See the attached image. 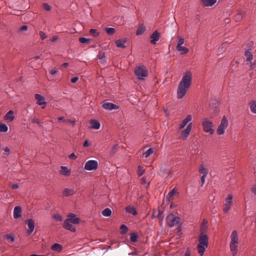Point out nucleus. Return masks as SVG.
Returning a JSON list of instances; mask_svg holds the SVG:
<instances>
[{
    "label": "nucleus",
    "instance_id": "obj_1",
    "mask_svg": "<svg viewBox=\"0 0 256 256\" xmlns=\"http://www.w3.org/2000/svg\"><path fill=\"white\" fill-rule=\"evenodd\" d=\"M192 82V73L188 70L184 74L181 81L178 84L177 89V98H182L186 94L187 90L191 86Z\"/></svg>",
    "mask_w": 256,
    "mask_h": 256
},
{
    "label": "nucleus",
    "instance_id": "obj_2",
    "mask_svg": "<svg viewBox=\"0 0 256 256\" xmlns=\"http://www.w3.org/2000/svg\"><path fill=\"white\" fill-rule=\"evenodd\" d=\"M134 74L138 80H144L148 76V71L144 65H138L134 68Z\"/></svg>",
    "mask_w": 256,
    "mask_h": 256
},
{
    "label": "nucleus",
    "instance_id": "obj_3",
    "mask_svg": "<svg viewBox=\"0 0 256 256\" xmlns=\"http://www.w3.org/2000/svg\"><path fill=\"white\" fill-rule=\"evenodd\" d=\"M253 50L252 44H248L246 48L245 52L244 54V58L247 62H249L252 64H256V60L252 64V60L254 58V56L252 51Z\"/></svg>",
    "mask_w": 256,
    "mask_h": 256
},
{
    "label": "nucleus",
    "instance_id": "obj_4",
    "mask_svg": "<svg viewBox=\"0 0 256 256\" xmlns=\"http://www.w3.org/2000/svg\"><path fill=\"white\" fill-rule=\"evenodd\" d=\"M180 222V218L178 216H175L174 214H170L166 218V222L168 226L172 228L174 226L179 224Z\"/></svg>",
    "mask_w": 256,
    "mask_h": 256
},
{
    "label": "nucleus",
    "instance_id": "obj_5",
    "mask_svg": "<svg viewBox=\"0 0 256 256\" xmlns=\"http://www.w3.org/2000/svg\"><path fill=\"white\" fill-rule=\"evenodd\" d=\"M202 124L204 132L209 133L210 134H212L214 133V130L212 128L214 126L213 123L210 121L207 118L203 119Z\"/></svg>",
    "mask_w": 256,
    "mask_h": 256
},
{
    "label": "nucleus",
    "instance_id": "obj_6",
    "mask_svg": "<svg viewBox=\"0 0 256 256\" xmlns=\"http://www.w3.org/2000/svg\"><path fill=\"white\" fill-rule=\"evenodd\" d=\"M228 120L226 116H223L217 130L218 134L219 135L223 134L224 132L225 129L228 127Z\"/></svg>",
    "mask_w": 256,
    "mask_h": 256
},
{
    "label": "nucleus",
    "instance_id": "obj_7",
    "mask_svg": "<svg viewBox=\"0 0 256 256\" xmlns=\"http://www.w3.org/2000/svg\"><path fill=\"white\" fill-rule=\"evenodd\" d=\"M98 166V163L95 160H89L86 162L84 165V169L87 170H96Z\"/></svg>",
    "mask_w": 256,
    "mask_h": 256
},
{
    "label": "nucleus",
    "instance_id": "obj_8",
    "mask_svg": "<svg viewBox=\"0 0 256 256\" xmlns=\"http://www.w3.org/2000/svg\"><path fill=\"white\" fill-rule=\"evenodd\" d=\"M71 218H67L63 224V227L65 229L70 232H74L76 231L75 227L70 223Z\"/></svg>",
    "mask_w": 256,
    "mask_h": 256
},
{
    "label": "nucleus",
    "instance_id": "obj_9",
    "mask_svg": "<svg viewBox=\"0 0 256 256\" xmlns=\"http://www.w3.org/2000/svg\"><path fill=\"white\" fill-rule=\"evenodd\" d=\"M25 223L28 226V230L26 232V234L28 235H30V234L32 233V232L34 231V228H35V224L34 220L30 218L26 220H25Z\"/></svg>",
    "mask_w": 256,
    "mask_h": 256
},
{
    "label": "nucleus",
    "instance_id": "obj_10",
    "mask_svg": "<svg viewBox=\"0 0 256 256\" xmlns=\"http://www.w3.org/2000/svg\"><path fill=\"white\" fill-rule=\"evenodd\" d=\"M102 107L103 108L108 110H118L119 108V106L115 104L112 102H104Z\"/></svg>",
    "mask_w": 256,
    "mask_h": 256
},
{
    "label": "nucleus",
    "instance_id": "obj_11",
    "mask_svg": "<svg viewBox=\"0 0 256 256\" xmlns=\"http://www.w3.org/2000/svg\"><path fill=\"white\" fill-rule=\"evenodd\" d=\"M208 245L205 244V242H198V244L197 246V249L198 254L201 256H203L206 248L208 247Z\"/></svg>",
    "mask_w": 256,
    "mask_h": 256
},
{
    "label": "nucleus",
    "instance_id": "obj_12",
    "mask_svg": "<svg viewBox=\"0 0 256 256\" xmlns=\"http://www.w3.org/2000/svg\"><path fill=\"white\" fill-rule=\"evenodd\" d=\"M34 98L36 100L37 104L39 106H44L42 107V108H44L46 105V102L45 101L44 98L43 96L40 95V94H36L34 95Z\"/></svg>",
    "mask_w": 256,
    "mask_h": 256
},
{
    "label": "nucleus",
    "instance_id": "obj_13",
    "mask_svg": "<svg viewBox=\"0 0 256 256\" xmlns=\"http://www.w3.org/2000/svg\"><path fill=\"white\" fill-rule=\"evenodd\" d=\"M192 123H190L188 126H186V128L183 130L181 132V135L184 138V140H186V138L188 137V136L190 134V133L192 130Z\"/></svg>",
    "mask_w": 256,
    "mask_h": 256
},
{
    "label": "nucleus",
    "instance_id": "obj_14",
    "mask_svg": "<svg viewBox=\"0 0 256 256\" xmlns=\"http://www.w3.org/2000/svg\"><path fill=\"white\" fill-rule=\"evenodd\" d=\"M150 43L154 44L160 38V34L157 31L154 32L150 36Z\"/></svg>",
    "mask_w": 256,
    "mask_h": 256
},
{
    "label": "nucleus",
    "instance_id": "obj_15",
    "mask_svg": "<svg viewBox=\"0 0 256 256\" xmlns=\"http://www.w3.org/2000/svg\"><path fill=\"white\" fill-rule=\"evenodd\" d=\"M22 216V208L20 206H16L14 208V219H18Z\"/></svg>",
    "mask_w": 256,
    "mask_h": 256
},
{
    "label": "nucleus",
    "instance_id": "obj_16",
    "mask_svg": "<svg viewBox=\"0 0 256 256\" xmlns=\"http://www.w3.org/2000/svg\"><path fill=\"white\" fill-rule=\"evenodd\" d=\"M230 244H238V238L236 230H234L232 232L230 235Z\"/></svg>",
    "mask_w": 256,
    "mask_h": 256
},
{
    "label": "nucleus",
    "instance_id": "obj_17",
    "mask_svg": "<svg viewBox=\"0 0 256 256\" xmlns=\"http://www.w3.org/2000/svg\"><path fill=\"white\" fill-rule=\"evenodd\" d=\"M198 242H205L206 244L208 245V237L204 232H200L198 238Z\"/></svg>",
    "mask_w": 256,
    "mask_h": 256
},
{
    "label": "nucleus",
    "instance_id": "obj_18",
    "mask_svg": "<svg viewBox=\"0 0 256 256\" xmlns=\"http://www.w3.org/2000/svg\"><path fill=\"white\" fill-rule=\"evenodd\" d=\"M68 218H71L70 223L74 224H78L80 222V219L76 218V214H70L68 216Z\"/></svg>",
    "mask_w": 256,
    "mask_h": 256
},
{
    "label": "nucleus",
    "instance_id": "obj_19",
    "mask_svg": "<svg viewBox=\"0 0 256 256\" xmlns=\"http://www.w3.org/2000/svg\"><path fill=\"white\" fill-rule=\"evenodd\" d=\"M75 193L76 190L74 188H65L62 192V194L64 196H71Z\"/></svg>",
    "mask_w": 256,
    "mask_h": 256
},
{
    "label": "nucleus",
    "instance_id": "obj_20",
    "mask_svg": "<svg viewBox=\"0 0 256 256\" xmlns=\"http://www.w3.org/2000/svg\"><path fill=\"white\" fill-rule=\"evenodd\" d=\"M216 0H201L202 4L204 6H212L216 2Z\"/></svg>",
    "mask_w": 256,
    "mask_h": 256
},
{
    "label": "nucleus",
    "instance_id": "obj_21",
    "mask_svg": "<svg viewBox=\"0 0 256 256\" xmlns=\"http://www.w3.org/2000/svg\"><path fill=\"white\" fill-rule=\"evenodd\" d=\"M60 174L64 176H69L70 174V171L68 169V167L64 166H61Z\"/></svg>",
    "mask_w": 256,
    "mask_h": 256
},
{
    "label": "nucleus",
    "instance_id": "obj_22",
    "mask_svg": "<svg viewBox=\"0 0 256 256\" xmlns=\"http://www.w3.org/2000/svg\"><path fill=\"white\" fill-rule=\"evenodd\" d=\"M192 120V116L190 114L188 115L186 118L182 120V122L180 126V129L183 128L186 124Z\"/></svg>",
    "mask_w": 256,
    "mask_h": 256
},
{
    "label": "nucleus",
    "instance_id": "obj_23",
    "mask_svg": "<svg viewBox=\"0 0 256 256\" xmlns=\"http://www.w3.org/2000/svg\"><path fill=\"white\" fill-rule=\"evenodd\" d=\"M246 12L242 10H238V14L235 16L234 19L236 21H240L244 16L245 15Z\"/></svg>",
    "mask_w": 256,
    "mask_h": 256
},
{
    "label": "nucleus",
    "instance_id": "obj_24",
    "mask_svg": "<svg viewBox=\"0 0 256 256\" xmlns=\"http://www.w3.org/2000/svg\"><path fill=\"white\" fill-rule=\"evenodd\" d=\"M91 124V128L95 130H98L100 128V123L98 121L96 120H90Z\"/></svg>",
    "mask_w": 256,
    "mask_h": 256
},
{
    "label": "nucleus",
    "instance_id": "obj_25",
    "mask_svg": "<svg viewBox=\"0 0 256 256\" xmlns=\"http://www.w3.org/2000/svg\"><path fill=\"white\" fill-rule=\"evenodd\" d=\"M208 221L205 219L202 220L200 228V232H204L205 234L208 228Z\"/></svg>",
    "mask_w": 256,
    "mask_h": 256
},
{
    "label": "nucleus",
    "instance_id": "obj_26",
    "mask_svg": "<svg viewBox=\"0 0 256 256\" xmlns=\"http://www.w3.org/2000/svg\"><path fill=\"white\" fill-rule=\"evenodd\" d=\"M238 244H230V247L232 252V256H235L238 252Z\"/></svg>",
    "mask_w": 256,
    "mask_h": 256
},
{
    "label": "nucleus",
    "instance_id": "obj_27",
    "mask_svg": "<svg viewBox=\"0 0 256 256\" xmlns=\"http://www.w3.org/2000/svg\"><path fill=\"white\" fill-rule=\"evenodd\" d=\"M126 212L132 214L133 216H136L137 214L136 208L132 206H126Z\"/></svg>",
    "mask_w": 256,
    "mask_h": 256
},
{
    "label": "nucleus",
    "instance_id": "obj_28",
    "mask_svg": "<svg viewBox=\"0 0 256 256\" xmlns=\"http://www.w3.org/2000/svg\"><path fill=\"white\" fill-rule=\"evenodd\" d=\"M14 112L12 110L8 111L5 116V119L10 122L14 120Z\"/></svg>",
    "mask_w": 256,
    "mask_h": 256
},
{
    "label": "nucleus",
    "instance_id": "obj_29",
    "mask_svg": "<svg viewBox=\"0 0 256 256\" xmlns=\"http://www.w3.org/2000/svg\"><path fill=\"white\" fill-rule=\"evenodd\" d=\"M199 172L202 174V176H207L208 170L206 168L204 167V165L203 164H201L200 166Z\"/></svg>",
    "mask_w": 256,
    "mask_h": 256
},
{
    "label": "nucleus",
    "instance_id": "obj_30",
    "mask_svg": "<svg viewBox=\"0 0 256 256\" xmlns=\"http://www.w3.org/2000/svg\"><path fill=\"white\" fill-rule=\"evenodd\" d=\"M232 203L226 202L225 204H223V211L224 213L228 212L230 210L232 206Z\"/></svg>",
    "mask_w": 256,
    "mask_h": 256
},
{
    "label": "nucleus",
    "instance_id": "obj_31",
    "mask_svg": "<svg viewBox=\"0 0 256 256\" xmlns=\"http://www.w3.org/2000/svg\"><path fill=\"white\" fill-rule=\"evenodd\" d=\"M176 50L178 52H180L181 54H185L188 52V48L182 46H176Z\"/></svg>",
    "mask_w": 256,
    "mask_h": 256
},
{
    "label": "nucleus",
    "instance_id": "obj_32",
    "mask_svg": "<svg viewBox=\"0 0 256 256\" xmlns=\"http://www.w3.org/2000/svg\"><path fill=\"white\" fill-rule=\"evenodd\" d=\"M126 42V40H118L116 41V44L118 48H124L126 46H124V43Z\"/></svg>",
    "mask_w": 256,
    "mask_h": 256
},
{
    "label": "nucleus",
    "instance_id": "obj_33",
    "mask_svg": "<svg viewBox=\"0 0 256 256\" xmlns=\"http://www.w3.org/2000/svg\"><path fill=\"white\" fill-rule=\"evenodd\" d=\"M51 248L53 250L60 252L62 250V246L56 243L52 246Z\"/></svg>",
    "mask_w": 256,
    "mask_h": 256
},
{
    "label": "nucleus",
    "instance_id": "obj_34",
    "mask_svg": "<svg viewBox=\"0 0 256 256\" xmlns=\"http://www.w3.org/2000/svg\"><path fill=\"white\" fill-rule=\"evenodd\" d=\"M102 214L104 216H110L112 214V210L110 208H107L102 211Z\"/></svg>",
    "mask_w": 256,
    "mask_h": 256
},
{
    "label": "nucleus",
    "instance_id": "obj_35",
    "mask_svg": "<svg viewBox=\"0 0 256 256\" xmlns=\"http://www.w3.org/2000/svg\"><path fill=\"white\" fill-rule=\"evenodd\" d=\"M176 194V191L174 189L172 190H170L168 194V195L166 196V200H170L172 198V197L175 195Z\"/></svg>",
    "mask_w": 256,
    "mask_h": 256
},
{
    "label": "nucleus",
    "instance_id": "obj_36",
    "mask_svg": "<svg viewBox=\"0 0 256 256\" xmlns=\"http://www.w3.org/2000/svg\"><path fill=\"white\" fill-rule=\"evenodd\" d=\"M146 30V28L144 26H140L138 27L136 30V34L137 36L142 34Z\"/></svg>",
    "mask_w": 256,
    "mask_h": 256
},
{
    "label": "nucleus",
    "instance_id": "obj_37",
    "mask_svg": "<svg viewBox=\"0 0 256 256\" xmlns=\"http://www.w3.org/2000/svg\"><path fill=\"white\" fill-rule=\"evenodd\" d=\"M250 109L252 113L256 114V101H252L250 103Z\"/></svg>",
    "mask_w": 256,
    "mask_h": 256
},
{
    "label": "nucleus",
    "instance_id": "obj_38",
    "mask_svg": "<svg viewBox=\"0 0 256 256\" xmlns=\"http://www.w3.org/2000/svg\"><path fill=\"white\" fill-rule=\"evenodd\" d=\"M90 34L94 37H96L99 36L100 32L96 29H90Z\"/></svg>",
    "mask_w": 256,
    "mask_h": 256
},
{
    "label": "nucleus",
    "instance_id": "obj_39",
    "mask_svg": "<svg viewBox=\"0 0 256 256\" xmlns=\"http://www.w3.org/2000/svg\"><path fill=\"white\" fill-rule=\"evenodd\" d=\"M138 238V236L136 233L133 232L130 234V240L131 242H137Z\"/></svg>",
    "mask_w": 256,
    "mask_h": 256
},
{
    "label": "nucleus",
    "instance_id": "obj_40",
    "mask_svg": "<svg viewBox=\"0 0 256 256\" xmlns=\"http://www.w3.org/2000/svg\"><path fill=\"white\" fill-rule=\"evenodd\" d=\"M8 130V126L3 123L0 124V132H6Z\"/></svg>",
    "mask_w": 256,
    "mask_h": 256
},
{
    "label": "nucleus",
    "instance_id": "obj_41",
    "mask_svg": "<svg viewBox=\"0 0 256 256\" xmlns=\"http://www.w3.org/2000/svg\"><path fill=\"white\" fill-rule=\"evenodd\" d=\"M105 30L108 34L112 35L115 32V29L112 28H105Z\"/></svg>",
    "mask_w": 256,
    "mask_h": 256
},
{
    "label": "nucleus",
    "instance_id": "obj_42",
    "mask_svg": "<svg viewBox=\"0 0 256 256\" xmlns=\"http://www.w3.org/2000/svg\"><path fill=\"white\" fill-rule=\"evenodd\" d=\"M120 228L121 230L120 233L122 234H125L128 231V226H126L124 225V224H122L120 226Z\"/></svg>",
    "mask_w": 256,
    "mask_h": 256
},
{
    "label": "nucleus",
    "instance_id": "obj_43",
    "mask_svg": "<svg viewBox=\"0 0 256 256\" xmlns=\"http://www.w3.org/2000/svg\"><path fill=\"white\" fill-rule=\"evenodd\" d=\"M154 152L153 149L152 148H150L146 152H144L143 154L145 158L148 157L152 152Z\"/></svg>",
    "mask_w": 256,
    "mask_h": 256
},
{
    "label": "nucleus",
    "instance_id": "obj_44",
    "mask_svg": "<svg viewBox=\"0 0 256 256\" xmlns=\"http://www.w3.org/2000/svg\"><path fill=\"white\" fill-rule=\"evenodd\" d=\"M118 144H114L112 148V150L110 152V154L111 156H114L115 153L116 152L118 148Z\"/></svg>",
    "mask_w": 256,
    "mask_h": 256
},
{
    "label": "nucleus",
    "instance_id": "obj_45",
    "mask_svg": "<svg viewBox=\"0 0 256 256\" xmlns=\"http://www.w3.org/2000/svg\"><path fill=\"white\" fill-rule=\"evenodd\" d=\"M144 169L141 166H138V176H140L142 175H143L144 173Z\"/></svg>",
    "mask_w": 256,
    "mask_h": 256
},
{
    "label": "nucleus",
    "instance_id": "obj_46",
    "mask_svg": "<svg viewBox=\"0 0 256 256\" xmlns=\"http://www.w3.org/2000/svg\"><path fill=\"white\" fill-rule=\"evenodd\" d=\"M53 218L58 222H62V216L60 214H54Z\"/></svg>",
    "mask_w": 256,
    "mask_h": 256
},
{
    "label": "nucleus",
    "instance_id": "obj_47",
    "mask_svg": "<svg viewBox=\"0 0 256 256\" xmlns=\"http://www.w3.org/2000/svg\"><path fill=\"white\" fill-rule=\"evenodd\" d=\"M79 41L82 44H87L90 41V40L85 38H80Z\"/></svg>",
    "mask_w": 256,
    "mask_h": 256
},
{
    "label": "nucleus",
    "instance_id": "obj_48",
    "mask_svg": "<svg viewBox=\"0 0 256 256\" xmlns=\"http://www.w3.org/2000/svg\"><path fill=\"white\" fill-rule=\"evenodd\" d=\"M178 41L176 46H182V44H184V38H181L180 36H178Z\"/></svg>",
    "mask_w": 256,
    "mask_h": 256
},
{
    "label": "nucleus",
    "instance_id": "obj_49",
    "mask_svg": "<svg viewBox=\"0 0 256 256\" xmlns=\"http://www.w3.org/2000/svg\"><path fill=\"white\" fill-rule=\"evenodd\" d=\"M232 196L231 194H228L226 198V202L232 203Z\"/></svg>",
    "mask_w": 256,
    "mask_h": 256
},
{
    "label": "nucleus",
    "instance_id": "obj_50",
    "mask_svg": "<svg viewBox=\"0 0 256 256\" xmlns=\"http://www.w3.org/2000/svg\"><path fill=\"white\" fill-rule=\"evenodd\" d=\"M39 34H40V36L41 40H44L47 37L46 33H44L42 31H40L39 32Z\"/></svg>",
    "mask_w": 256,
    "mask_h": 256
},
{
    "label": "nucleus",
    "instance_id": "obj_51",
    "mask_svg": "<svg viewBox=\"0 0 256 256\" xmlns=\"http://www.w3.org/2000/svg\"><path fill=\"white\" fill-rule=\"evenodd\" d=\"M43 8L46 11H50L51 10V6L46 3L43 4Z\"/></svg>",
    "mask_w": 256,
    "mask_h": 256
},
{
    "label": "nucleus",
    "instance_id": "obj_52",
    "mask_svg": "<svg viewBox=\"0 0 256 256\" xmlns=\"http://www.w3.org/2000/svg\"><path fill=\"white\" fill-rule=\"evenodd\" d=\"M5 236L8 240H10L11 242H14V238L12 235L6 234Z\"/></svg>",
    "mask_w": 256,
    "mask_h": 256
},
{
    "label": "nucleus",
    "instance_id": "obj_53",
    "mask_svg": "<svg viewBox=\"0 0 256 256\" xmlns=\"http://www.w3.org/2000/svg\"><path fill=\"white\" fill-rule=\"evenodd\" d=\"M68 158L71 160H75L76 158V156L75 155L74 153H72L68 156Z\"/></svg>",
    "mask_w": 256,
    "mask_h": 256
},
{
    "label": "nucleus",
    "instance_id": "obj_54",
    "mask_svg": "<svg viewBox=\"0 0 256 256\" xmlns=\"http://www.w3.org/2000/svg\"><path fill=\"white\" fill-rule=\"evenodd\" d=\"M78 80V76H74L71 78L70 82L72 83H75Z\"/></svg>",
    "mask_w": 256,
    "mask_h": 256
},
{
    "label": "nucleus",
    "instance_id": "obj_55",
    "mask_svg": "<svg viewBox=\"0 0 256 256\" xmlns=\"http://www.w3.org/2000/svg\"><path fill=\"white\" fill-rule=\"evenodd\" d=\"M32 123H36L38 124H40V122L38 118H34L32 120Z\"/></svg>",
    "mask_w": 256,
    "mask_h": 256
},
{
    "label": "nucleus",
    "instance_id": "obj_56",
    "mask_svg": "<svg viewBox=\"0 0 256 256\" xmlns=\"http://www.w3.org/2000/svg\"><path fill=\"white\" fill-rule=\"evenodd\" d=\"M64 121L68 122H70V124H71L72 125V126H74L75 125V124H76V121L75 120H64Z\"/></svg>",
    "mask_w": 256,
    "mask_h": 256
},
{
    "label": "nucleus",
    "instance_id": "obj_57",
    "mask_svg": "<svg viewBox=\"0 0 256 256\" xmlns=\"http://www.w3.org/2000/svg\"><path fill=\"white\" fill-rule=\"evenodd\" d=\"M207 176H202L200 178L202 186H203L205 182V178Z\"/></svg>",
    "mask_w": 256,
    "mask_h": 256
},
{
    "label": "nucleus",
    "instance_id": "obj_58",
    "mask_svg": "<svg viewBox=\"0 0 256 256\" xmlns=\"http://www.w3.org/2000/svg\"><path fill=\"white\" fill-rule=\"evenodd\" d=\"M156 212H153L152 216L154 218H156L161 213H162V212H160V210H159L158 214H156Z\"/></svg>",
    "mask_w": 256,
    "mask_h": 256
},
{
    "label": "nucleus",
    "instance_id": "obj_59",
    "mask_svg": "<svg viewBox=\"0 0 256 256\" xmlns=\"http://www.w3.org/2000/svg\"><path fill=\"white\" fill-rule=\"evenodd\" d=\"M251 190L252 193L256 195V186H253L251 188Z\"/></svg>",
    "mask_w": 256,
    "mask_h": 256
},
{
    "label": "nucleus",
    "instance_id": "obj_60",
    "mask_svg": "<svg viewBox=\"0 0 256 256\" xmlns=\"http://www.w3.org/2000/svg\"><path fill=\"white\" fill-rule=\"evenodd\" d=\"M184 256H190V250L189 248H188L186 250V253L184 254Z\"/></svg>",
    "mask_w": 256,
    "mask_h": 256
},
{
    "label": "nucleus",
    "instance_id": "obj_61",
    "mask_svg": "<svg viewBox=\"0 0 256 256\" xmlns=\"http://www.w3.org/2000/svg\"><path fill=\"white\" fill-rule=\"evenodd\" d=\"M28 30V26H21L20 30L21 31H25Z\"/></svg>",
    "mask_w": 256,
    "mask_h": 256
},
{
    "label": "nucleus",
    "instance_id": "obj_62",
    "mask_svg": "<svg viewBox=\"0 0 256 256\" xmlns=\"http://www.w3.org/2000/svg\"><path fill=\"white\" fill-rule=\"evenodd\" d=\"M18 185L16 184H12V188L13 190L18 189Z\"/></svg>",
    "mask_w": 256,
    "mask_h": 256
},
{
    "label": "nucleus",
    "instance_id": "obj_63",
    "mask_svg": "<svg viewBox=\"0 0 256 256\" xmlns=\"http://www.w3.org/2000/svg\"><path fill=\"white\" fill-rule=\"evenodd\" d=\"M89 145H90V144H89V142H88V140H86V141L84 142V144H83V146H84V147H88V146H89Z\"/></svg>",
    "mask_w": 256,
    "mask_h": 256
},
{
    "label": "nucleus",
    "instance_id": "obj_64",
    "mask_svg": "<svg viewBox=\"0 0 256 256\" xmlns=\"http://www.w3.org/2000/svg\"><path fill=\"white\" fill-rule=\"evenodd\" d=\"M57 72V70L56 69L52 70L50 71V74L52 75H54Z\"/></svg>",
    "mask_w": 256,
    "mask_h": 256
}]
</instances>
